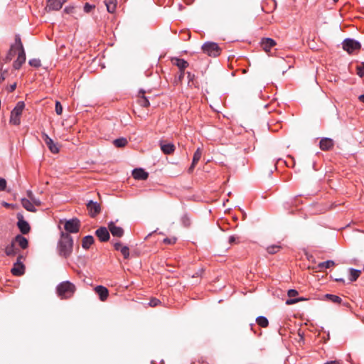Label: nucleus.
Returning <instances> with one entry per match:
<instances>
[{
    "mask_svg": "<svg viewBox=\"0 0 364 364\" xmlns=\"http://www.w3.org/2000/svg\"><path fill=\"white\" fill-rule=\"evenodd\" d=\"M73 240L70 234L61 232L60 238L58 240L57 250L60 256L68 258L73 252Z\"/></svg>",
    "mask_w": 364,
    "mask_h": 364,
    "instance_id": "nucleus-1",
    "label": "nucleus"
},
{
    "mask_svg": "<svg viewBox=\"0 0 364 364\" xmlns=\"http://www.w3.org/2000/svg\"><path fill=\"white\" fill-rule=\"evenodd\" d=\"M75 291V284L69 281L62 282L56 287V293L61 299L72 298Z\"/></svg>",
    "mask_w": 364,
    "mask_h": 364,
    "instance_id": "nucleus-2",
    "label": "nucleus"
},
{
    "mask_svg": "<svg viewBox=\"0 0 364 364\" xmlns=\"http://www.w3.org/2000/svg\"><path fill=\"white\" fill-rule=\"evenodd\" d=\"M16 41L17 43L18 46V50H17V59L14 60L13 63V68L15 70H19L22 65L26 62V52L23 46V43L21 40L20 35L16 34Z\"/></svg>",
    "mask_w": 364,
    "mask_h": 364,
    "instance_id": "nucleus-3",
    "label": "nucleus"
},
{
    "mask_svg": "<svg viewBox=\"0 0 364 364\" xmlns=\"http://www.w3.org/2000/svg\"><path fill=\"white\" fill-rule=\"evenodd\" d=\"M25 108V103L23 101H18L15 107L11 112L9 122L11 124L18 126L21 124V116Z\"/></svg>",
    "mask_w": 364,
    "mask_h": 364,
    "instance_id": "nucleus-4",
    "label": "nucleus"
},
{
    "mask_svg": "<svg viewBox=\"0 0 364 364\" xmlns=\"http://www.w3.org/2000/svg\"><path fill=\"white\" fill-rule=\"evenodd\" d=\"M203 52L208 56L216 58L221 53L222 48L217 43L207 41L202 46Z\"/></svg>",
    "mask_w": 364,
    "mask_h": 364,
    "instance_id": "nucleus-5",
    "label": "nucleus"
},
{
    "mask_svg": "<svg viewBox=\"0 0 364 364\" xmlns=\"http://www.w3.org/2000/svg\"><path fill=\"white\" fill-rule=\"evenodd\" d=\"M25 259V256L22 254H19L17 257L16 262L14 264L11 272L14 276H21L25 272V266L23 261Z\"/></svg>",
    "mask_w": 364,
    "mask_h": 364,
    "instance_id": "nucleus-6",
    "label": "nucleus"
},
{
    "mask_svg": "<svg viewBox=\"0 0 364 364\" xmlns=\"http://www.w3.org/2000/svg\"><path fill=\"white\" fill-rule=\"evenodd\" d=\"M80 222L77 218H72L66 220L64 224V228L66 233H77L80 230Z\"/></svg>",
    "mask_w": 364,
    "mask_h": 364,
    "instance_id": "nucleus-7",
    "label": "nucleus"
},
{
    "mask_svg": "<svg viewBox=\"0 0 364 364\" xmlns=\"http://www.w3.org/2000/svg\"><path fill=\"white\" fill-rule=\"evenodd\" d=\"M343 48L348 53H352L354 50H359L360 48V43L353 39L346 38L343 41Z\"/></svg>",
    "mask_w": 364,
    "mask_h": 364,
    "instance_id": "nucleus-8",
    "label": "nucleus"
},
{
    "mask_svg": "<svg viewBox=\"0 0 364 364\" xmlns=\"http://www.w3.org/2000/svg\"><path fill=\"white\" fill-rule=\"evenodd\" d=\"M41 136L42 139L48 146L50 151L53 154H58L60 150L58 144L57 143H55L53 140L51 138H50L46 133L43 132Z\"/></svg>",
    "mask_w": 364,
    "mask_h": 364,
    "instance_id": "nucleus-9",
    "label": "nucleus"
},
{
    "mask_svg": "<svg viewBox=\"0 0 364 364\" xmlns=\"http://www.w3.org/2000/svg\"><path fill=\"white\" fill-rule=\"evenodd\" d=\"M16 218L18 219L17 227L20 232L23 235L28 234L31 230L28 223L24 220L23 215L20 213H17Z\"/></svg>",
    "mask_w": 364,
    "mask_h": 364,
    "instance_id": "nucleus-10",
    "label": "nucleus"
},
{
    "mask_svg": "<svg viewBox=\"0 0 364 364\" xmlns=\"http://www.w3.org/2000/svg\"><path fill=\"white\" fill-rule=\"evenodd\" d=\"M18 44L16 41H15L14 43L11 45L10 49L8 51L6 55L5 58L0 60V65L3 66L4 63H7L10 62L14 55L16 54L17 50H18Z\"/></svg>",
    "mask_w": 364,
    "mask_h": 364,
    "instance_id": "nucleus-11",
    "label": "nucleus"
},
{
    "mask_svg": "<svg viewBox=\"0 0 364 364\" xmlns=\"http://www.w3.org/2000/svg\"><path fill=\"white\" fill-rule=\"evenodd\" d=\"M87 208L89 211V213L91 217L94 218L97 214H99L101 211L100 204L97 202H94L92 200L88 201L87 203Z\"/></svg>",
    "mask_w": 364,
    "mask_h": 364,
    "instance_id": "nucleus-12",
    "label": "nucleus"
},
{
    "mask_svg": "<svg viewBox=\"0 0 364 364\" xmlns=\"http://www.w3.org/2000/svg\"><path fill=\"white\" fill-rule=\"evenodd\" d=\"M67 0H46V8L49 11H59Z\"/></svg>",
    "mask_w": 364,
    "mask_h": 364,
    "instance_id": "nucleus-13",
    "label": "nucleus"
},
{
    "mask_svg": "<svg viewBox=\"0 0 364 364\" xmlns=\"http://www.w3.org/2000/svg\"><path fill=\"white\" fill-rule=\"evenodd\" d=\"M95 292L98 295L99 299L102 301H105L109 296V291L107 287L98 285L94 289Z\"/></svg>",
    "mask_w": 364,
    "mask_h": 364,
    "instance_id": "nucleus-14",
    "label": "nucleus"
},
{
    "mask_svg": "<svg viewBox=\"0 0 364 364\" xmlns=\"http://www.w3.org/2000/svg\"><path fill=\"white\" fill-rule=\"evenodd\" d=\"M95 235L101 242H107L110 237L109 232L105 227L99 228L95 231Z\"/></svg>",
    "mask_w": 364,
    "mask_h": 364,
    "instance_id": "nucleus-15",
    "label": "nucleus"
},
{
    "mask_svg": "<svg viewBox=\"0 0 364 364\" xmlns=\"http://www.w3.org/2000/svg\"><path fill=\"white\" fill-rule=\"evenodd\" d=\"M12 240L16 245V247H18L22 250H26L28 247V240L22 235H17Z\"/></svg>",
    "mask_w": 364,
    "mask_h": 364,
    "instance_id": "nucleus-16",
    "label": "nucleus"
},
{
    "mask_svg": "<svg viewBox=\"0 0 364 364\" xmlns=\"http://www.w3.org/2000/svg\"><path fill=\"white\" fill-rule=\"evenodd\" d=\"M262 49L266 52H270L272 48L276 46V41L271 38H263L260 42Z\"/></svg>",
    "mask_w": 364,
    "mask_h": 364,
    "instance_id": "nucleus-17",
    "label": "nucleus"
},
{
    "mask_svg": "<svg viewBox=\"0 0 364 364\" xmlns=\"http://www.w3.org/2000/svg\"><path fill=\"white\" fill-rule=\"evenodd\" d=\"M109 231L114 237H122L124 235L122 228L115 225L114 223L110 222L108 224Z\"/></svg>",
    "mask_w": 364,
    "mask_h": 364,
    "instance_id": "nucleus-18",
    "label": "nucleus"
},
{
    "mask_svg": "<svg viewBox=\"0 0 364 364\" xmlns=\"http://www.w3.org/2000/svg\"><path fill=\"white\" fill-rule=\"evenodd\" d=\"M159 146L161 151L166 155L173 154L176 149V146L173 143H165L164 141H159Z\"/></svg>",
    "mask_w": 364,
    "mask_h": 364,
    "instance_id": "nucleus-19",
    "label": "nucleus"
},
{
    "mask_svg": "<svg viewBox=\"0 0 364 364\" xmlns=\"http://www.w3.org/2000/svg\"><path fill=\"white\" fill-rule=\"evenodd\" d=\"M4 252L6 254V256L8 257H14L16 255H18V248L16 247V245H15V243L13 242V240L11 241V242L10 244H9L8 245L6 246L5 249H4Z\"/></svg>",
    "mask_w": 364,
    "mask_h": 364,
    "instance_id": "nucleus-20",
    "label": "nucleus"
},
{
    "mask_svg": "<svg viewBox=\"0 0 364 364\" xmlns=\"http://www.w3.org/2000/svg\"><path fill=\"white\" fill-rule=\"evenodd\" d=\"M333 141L330 138H323L319 142V146L322 151H328L333 147Z\"/></svg>",
    "mask_w": 364,
    "mask_h": 364,
    "instance_id": "nucleus-21",
    "label": "nucleus"
},
{
    "mask_svg": "<svg viewBox=\"0 0 364 364\" xmlns=\"http://www.w3.org/2000/svg\"><path fill=\"white\" fill-rule=\"evenodd\" d=\"M171 63H173V65L177 66L179 70H185L186 68H187L189 65L188 63L184 59L176 57L171 58Z\"/></svg>",
    "mask_w": 364,
    "mask_h": 364,
    "instance_id": "nucleus-22",
    "label": "nucleus"
},
{
    "mask_svg": "<svg viewBox=\"0 0 364 364\" xmlns=\"http://www.w3.org/2000/svg\"><path fill=\"white\" fill-rule=\"evenodd\" d=\"M132 176L136 180H146L147 179L149 174L144 169L139 168H134L132 171Z\"/></svg>",
    "mask_w": 364,
    "mask_h": 364,
    "instance_id": "nucleus-23",
    "label": "nucleus"
},
{
    "mask_svg": "<svg viewBox=\"0 0 364 364\" xmlns=\"http://www.w3.org/2000/svg\"><path fill=\"white\" fill-rule=\"evenodd\" d=\"M137 102L143 107H148L150 105L148 98L145 96V91L142 89L139 92Z\"/></svg>",
    "mask_w": 364,
    "mask_h": 364,
    "instance_id": "nucleus-24",
    "label": "nucleus"
},
{
    "mask_svg": "<svg viewBox=\"0 0 364 364\" xmlns=\"http://www.w3.org/2000/svg\"><path fill=\"white\" fill-rule=\"evenodd\" d=\"M201 156H202V150L200 148H198L193 154L192 164L188 168L189 173H191L193 171L196 165L200 161Z\"/></svg>",
    "mask_w": 364,
    "mask_h": 364,
    "instance_id": "nucleus-25",
    "label": "nucleus"
},
{
    "mask_svg": "<svg viewBox=\"0 0 364 364\" xmlns=\"http://www.w3.org/2000/svg\"><path fill=\"white\" fill-rule=\"evenodd\" d=\"M21 205L28 211L33 213L36 212V208H35L33 203L30 200V199L22 198Z\"/></svg>",
    "mask_w": 364,
    "mask_h": 364,
    "instance_id": "nucleus-26",
    "label": "nucleus"
},
{
    "mask_svg": "<svg viewBox=\"0 0 364 364\" xmlns=\"http://www.w3.org/2000/svg\"><path fill=\"white\" fill-rule=\"evenodd\" d=\"M94 237L92 235H87L83 237L82 241V247L85 250H88L90 246L94 243Z\"/></svg>",
    "mask_w": 364,
    "mask_h": 364,
    "instance_id": "nucleus-27",
    "label": "nucleus"
},
{
    "mask_svg": "<svg viewBox=\"0 0 364 364\" xmlns=\"http://www.w3.org/2000/svg\"><path fill=\"white\" fill-rule=\"evenodd\" d=\"M117 0H105L107 10L109 13H114L117 7Z\"/></svg>",
    "mask_w": 364,
    "mask_h": 364,
    "instance_id": "nucleus-28",
    "label": "nucleus"
},
{
    "mask_svg": "<svg viewBox=\"0 0 364 364\" xmlns=\"http://www.w3.org/2000/svg\"><path fill=\"white\" fill-rule=\"evenodd\" d=\"M335 265V262L333 260H327L323 262H320L318 264V267L320 271H323L326 269L330 268Z\"/></svg>",
    "mask_w": 364,
    "mask_h": 364,
    "instance_id": "nucleus-29",
    "label": "nucleus"
},
{
    "mask_svg": "<svg viewBox=\"0 0 364 364\" xmlns=\"http://www.w3.org/2000/svg\"><path fill=\"white\" fill-rule=\"evenodd\" d=\"M350 271V275H349V280L350 282H355L358 279V278L360 277V274L361 273L360 270L355 269L353 268H350L349 269Z\"/></svg>",
    "mask_w": 364,
    "mask_h": 364,
    "instance_id": "nucleus-30",
    "label": "nucleus"
},
{
    "mask_svg": "<svg viewBox=\"0 0 364 364\" xmlns=\"http://www.w3.org/2000/svg\"><path fill=\"white\" fill-rule=\"evenodd\" d=\"M113 144L116 147L122 148L128 144V141L126 138L120 137L114 139Z\"/></svg>",
    "mask_w": 364,
    "mask_h": 364,
    "instance_id": "nucleus-31",
    "label": "nucleus"
},
{
    "mask_svg": "<svg viewBox=\"0 0 364 364\" xmlns=\"http://www.w3.org/2000/svg\"><path fill=\"white\" fill-rule=\"evenodd\" d=\"M187 77L188 79V86L190 87H196L198 86V82L196 80V75L190 72L186 73Z\"/></svg>",
    "mask_w": 364,
    "mask_h": 364,
    "instance_id": "nucleus-32",
    "label": "nucleus"
},
{
    "mask_svg": "<svg viewBox=\"0 0 364 364\" xmlns=\"http://www.w3.org/2000/svg\"><path fill=\"white\" fill-rule=\"evenodd\" d=\"M325 297L327 300L334 304H341L342 301V299L337 295L326 294Z\"/></svg>",
    "mask_w": 364,
    "mask_h": 364,
    "instance_id": "nucleus-33",
    "label": "nucleus"
},
{
    "mask_svg": "<svg viewBox=\"0 0 364 364\" xmlns=\"http://www.w3.org/2000/svg\"><path fill=\"white\" fill-rule=\"evenodd\" d=\"M257 323L262 327L266 328L269 325L268 319L265 316H259L256 318Z\"/></svg>",
    "mask_w": 364,
    "mask_h": 364,
    "instance_id": "nucleus-34",
    "label": "nucleus"
},
{
    "mask_svg": "<svg viewBox=\"0 0 364 364\" xmlns=\"http://www.w3.org/2000/svg\"><path fill=\"white\" fill-rule=\"evenodd\" d=\"M282 249V247L279 245H273L267 247V251L269 254L274 255Z\"/></svg>",
    "mask_w": 364,
    "mask_h": 364,
    "instance_id": "nucleus-35",
    "label": "nucleus"
},
{
    "mask_svg": "<svg viewBox=\"0 0 364 364\" xmlns=\"http://www.w3.org/2000/svg\"><path fill=\"white\" fill-rule=\"evenodd\" d=\"M181 221L183 224V225L186 228L190 227L191 224V220L189 216L187 214H184L181 219Z\"/></svg>",
    "mask_w": 364,
    "mask_h": 364,
    "instance_id": "nucleus-36",
    "label": "nucleus"
},
{
    "mask_svg": "<svg viewBox=\"0 0 364 364\" xmlns=\"http://www.w3.org/2000/svg\"><path fill=\"white\" fill-rule=\"evenodd\" d=\"M28 196L30 198V200L33 203L34 205H38V206L41 205V203L40 200L34 198L31 191L28 192Z\"/></svg>",
    "mask_w": 364,
    "mask_h": 364,
    "instance_id": "nucleus-37",
    "label": "nucleus"
},
{
    "mask_svg": "<svg viewBox=\"0 0 364 364\" xmlns=\"http://www.w3.org/2000/svg\"><path fill=\"white\" fill-rule=\"evenodd\" d=\"M119 251L122 253V255H123L124 259H128L129 258V247L127 246H123L120 249Z\"/></svg>",
    "mask_w": 364,
    "mask_h": 364,
    "instance_id": "nucleus-38",
    "label": "nucleus"
},
{
    "mask_svg": "<svg viewBox=\"0 0 364 364\" xmlns=\"http://www.w3.org/2000/svg\"><path fill=\"white\" fill-rule=\"evenodd\" d=\"M28 63L31 66L34 68H39L41 65V60L37 58L31 59Z\"/></svg>",
    "mask_w": 364,
    "mask_h": 364,
    "instance_id": "nucleus-39",
    "label": "nucleus"
},
{
    "mask_svg": "<svg viewBox=\"0 0 364 364\" xmlns=\"http://www.w3.org/2000/svg\"><path fill=\"white\" fill-rule=\"evenodd\" d=\"M357 74L360 77L364 76V62L361 63L359 65L357 66Z\"/></svg>",
    "mask_w": 364,
    "mask_h": 364,
    "instance_id": "nucleus-40",
    "label": "nucleus"
},
{
    "mask_svg": "<svg viewBox=\"0 0 364 364\" xmlns=\"http://www.w3.org/2000/svg\"><path fill=\"white\" fill-rule=\"evenodd\" d=\"M55 112L58 115H61L63 113V107L60 102L56 101L55 102Z\"/></svg>",
    "mask_w": 364,
    "mask_h": 364,
    "instance_id": "nucleus-41",
    "label": "nucleus"
},
{
    "mask_svg": "<svg viewBox=\"0 0 364 364\" xmlns=\"http://www.w3.org/2000/svg\"><path fill=\"white\" fill-rule=\"evenodd\" d=\"M95 5L90 4L89 3H85L83 7V10L85 13H90L91 11L95 9Z\"/></svg>",
    "mask_w": 364,
    "mask_h": 364,
    "instance_id": "nucleus-42",
    "label": "nucleus"
},
{
    "mask_svg": "<svg viewBox=\"0 0 364 364\" xmlns=\"http://www.w3.org/2000/svg\"><path fill=\"white\" fill-rule=\"evenodd\" d=\"M161 303L160 300L156 298H152L149 301V306L151 307H156Z\"/></svg>",
    "mask_w": 364,
    "mask_h": 364,
    "instance_id": "nucleus-43",
    "label": "nucleus"
},
{
    "mask_svg": "<svg viewBox=\"0 0 364 364\" xmlns=\"http://www.w3.org/2000/svg\"><path fill=\"white\" fill-rule=\"evenodd\" d=\"M304 300V299L303 298H299V299H289L286 301V304L287 305H291V304H296L300 301H303Z\"/></svg>",
    "mask_w": 364,
    "mask_h": 364,
    "instance_id": "nucleus-44",
    "label": "nucleus"
},
{
    "mask_svg": "<svg viewBox=\"0 0 364 364\" xmlns=\"http://www.w3.org/2000/svg\"><path fill=\"white\" fill-rule=\"evenodd\" d=\"M228 242L230 244L238 243L239 242V237L235 235H231L229 237Z\"/></svg>",
    "mask_w": 364,
    "mask_h": 364,
    "instance_id": "nucleus-45",
    "label": "nucleus"
},
{
    "mask_svg": "<svg viewBox=\"0 0 364 364\" xmlns=\"http://www.w3.org/2000/svg\"><path fill=\"white\" fill-rule=\"evenodd\" d=\"M176 237H172V238L166 237L164 240V242L165 244H168V245H173V244L176 243Z\"/></svg>",
    "mask_w": 364,
    "mask_h": 364,
    "instance_id": "nucleus-46",
    "label": "nucleus"
},
{
    "mask_svg": "<svg viewBox=\"0 0 364 364\" xmlns=\"http://www.w3.org/2000/svg\"><path fill=\"white\" fill-rule=\"evenodd\" d=\"M6 187V181L4 178L0 177V191H4Z\"/></svg>",
    "mask_w": 364,
    "mask_h": 364,
    "instance_id": "nucleus-47",
    "label": "nucleus"
},
{
    "mask_svg": "<svg viewBox=\"0 0 364 364\" xmlns=\"http://www.w3.org/2000/svg\"><path fill=\"white\" fill-rule=\"evenodd\" d=\"M2 65H1L0 68V83L2 82L5 80V74L7 73V70H3Z\"/></svg>",
    "mask_w": 364,
    "mask_h": 364,
    "instance_id": "nucleus-48",
    "label": "nucleus"
},
{
    "mask_svg": "<svg viewBox=\"0 0 364 364\" xmlns=\"http://www.w3.org/2000/svg\"><path fill=\"white\" fill-rule=\"evenodd\" d=\"M75 7L73 6H66L63 11L68 14H73L74 11Z\"/></svg>",
    "mask_w": 364,
    "mask_h": 364,
    "instance_id": "nucleus-49",
    "label": "nucleus"
},
{
    "mask_svg": "<svg viewBox=\"0 0 364 364\" xmlns=\"http://www.w3.org/2000/svg\"><path fill=\"white\" fill-rule=\"evenodd\" d=\"M298 291L296 289H289L287 292L289 297H294L298 295Z\"/></svg>",
    "mask_w": 364,
    "mask_h": 364,
    "instance_id": "nucleus-50",
    "label": "nucleus"
},
{
    "mask_svg": "<svg viewBox=\"0 0 364 364\" xmlns=\"http://www.w3.org/2000/svg\"><path fill=\"white\" fill-rule=\"evenodd\" d=\"M185 74H186L185 73V70H179V74H178V82H181L183 80V79L184 78Z\"/></svg>",
    "mask_w": 364,
    "mask_h": 364,
    "instance_id": "nucleus-51",
    "label": "nucleus"
},
{
    "mask_svg": "<svg viewBox=\"0 0 364 364\" xmlns=\"http://www.w3.org/2000/svg\"><path fill=\"white\" fill-rule=\"evenodd\" d=\"M123 246L120 242H116L114 243V247L116 250L119 251Z\"/></svg>",
    "mask_w": 364,
    "mask_h": 364,
    "instance_id": "nucleus-52",
    "label": "nucleus"
},
{
    "mask_svg": "<svg viewBox=\"0 0 364 364\" xmlns=\"http://www.w3.org/2000/svg\"><path fill=\"white\" fill-rule=\"evenodd\" d=\"M16 88V83H14L13 85H11L9 89V92H13L15 90V89Z\"/></svg>",
    "mask_w": 364,
    "mask_h": 364,
    "instance_id": "nucleus-53",
    "label": "nucleus"
},
{
    "mask_svg": "<svg viewBox=\"0 0 364 364\" xmlns=\"http://www.w3.org/2000/svg\"><path fill=\"white\" fill-rule=\"evenodd\" d=\"M324 364H338V361H337V360H331V361L326 362Z\"/></svg>",
    "mask_w": 364,
    "mask_h": 364,
    "instance_id": "nucleus-54",
    "label": "nucleus"
},
{
    "mask_svg": "<svg viewBox=\"0 0 364 364\" xmlns=\"http://www.w3.org/2000/svg\"><path fill=\"white\" fill-rule=\"evenodd\" d=\"M358 100H359L360 102H363V103H364V94H363V95H360V96L358 97Z\"/></svg>",
    "mask_w": 364,
    "mask_h": 364,
    "instance_id": "nucleus-55",
    "label": "nucleus"
},
{
    "mask_svg": "<svg viewBox=\"0 0 364 364\" xmlns=\"http://www.w3.org/2000/svg\"><path fill=\"white\" fill-rule=\"evenodd\" d=\"M336 281L344 282V279H341H341H336Z\"/></svg>",
    "mask_w": 364,
    "mask_h": 364,
    "instance_id": "nucleus-56",
    "label": "nucleus"
},
{
    "mask_svg": "<svg viewBox=\"0 0 364 364\" xmlns=\"http://www.w3.org/2000/svg\"><path fill=\"white\" fill-rule=\"evenodd\" d=\"M255 326L254 324H250V328H251V330H252V331H253V326Z\"/></svg>",
    "mask_w": 364,
    "mask_h": 364,
    "instance_id": "nucleus-57",
    "label": "nucleus"
},
{
    "mask_svg": "<svg viewBox=\"0 0 364 364\" xmlns=\"http://www.w3.org/2000/svg\"><path fill=\"white\" fill-rule=\"evenodd\" d=\"M333 1H334L335 2H337V1H338L339 0H333Z\"/></svg>",
    "mask_w": 364,
    "mask_h": 364,
    "instance_id": "nucleus-58",
    "label": "nucleus"
}]
</instances>
